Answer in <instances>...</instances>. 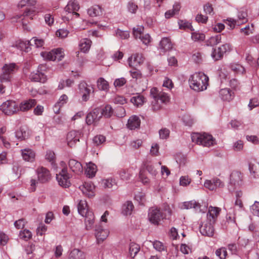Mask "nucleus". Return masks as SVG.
<instances>
[{
    "label": "nucleus",
    "mask_w": 259,
    "mask_h": 259,
    "mask_svg": "<svg viewBox=\"0 0 259 259\" xmlns=\"http://www.w3.org/2000/svg\"><path fill=\"white\" fill-rule=\"evenodd\" d=\"M208 77L202 72H198L191 75L189 79L191 89L195 91L205 90L208 85Z\"/></svg>",
    "instance_id": "f257e3e1"
},
{
    "label": "nucleus",
    "mask_w": 259,
    "mask_h": 259,
    "mask_svg": "<svg viewBox=\"0 0 259 259\" xmlns=\"http://www.w3.org/2000/svg\"><path fill=\"white\" fill-rule=\"evenodd\" d=\"M171 214V211L169 208L165 209V212H162L159 209L152 207L149 209L148 218L151 223L158 225L161 220L168 219Z\"/></svg>",
    "instance_id": "f03ea898"
},
{
    "label": "nucleus",
    "mask_w": 259,
    "mask_h": 259,
    "mask_svg": "<svg viewBox=\"0 0 259 259\" xmlns=\"http://www.w3.org/2000/svg\"><path fill=\"white\" fill-rule=\"evenodd\" d=\"M191 139L193 142L203 146L210 147L214 144L212 136L205 133H194L192 134Z\"/></svg>",
    "instance_id": "7ed1b4c3"
},
{
    "label": "nucleus",
    "mask_w": 259,
    "mask_h": 259,
    "mask_svg": "<svg viewBox=\"0 0 259 259\" xmlns=\"http://www.w3.org/2000/svg\"><path fill=\"white\" fill-rule=\"evenodd\" d=\"M0 109L5 114L11 115L19 111V107L15 101L8 100L1 105Z\"/></svg>",
    "instance_id": "20e7f679"
},
{
    "label": "nucleus",
    "mask_w": 259,
    "mask_h": 259,
    "mask_svg": "<svg viewBox=\"0 0 259 259\" xmlns=\"http://www.w3.org/2000/svg\"><path fill=\"white\" fill-rule=\"evenodd\" d=\"M79 93L81 96L82 100L87 101L90 99V95L94 92V88L92 85L88 84L83 81L78 84Z\"/></svg>",
    "instance_id": "39448f33"
},
{
    "label": "nucleus",
    "mask_w": 259,
    "mask_h": 259,
    "mask_svg": "<svg viewBox=\"0 0 259 259\" xmlns=\"http://www.w3.org/2000/svg\"><path fill=\"white\" fill-rule=\"evenodd\" d=\"M70 175L66 167L62 168L59 174L56 175V179L59 185L64 188H67L70 186Z\"/></svg>",
    "instance_id": "423d86ee"
},
{
    "label": "nucleus",
    "mask_w": 259,
    "mask_h": 259,
    "mask_svg": "<svg viewBox=\"0 0 259 259\" xmlns=\"http://www.w3.org/2000/svg\"><path fill=\"white\" fill-rule=\"evenodd\" d=\"M41 55L47 60L60 61L64 57V54L62 49L57 48L50 52H42Z\"/></svg>",
    "instance_id": "0eeeda50"
},
{
    "label": "nucleus",
    "mask_w": 259,
    "mask_h": 259,
    "mask_svg": "<svg viewBox=\"0 0 259 259\" xmlns=\"http://www.w3.org/2000/svg\"><path fill=\"white\" fill-rule=\"evenodd\" d=\"M34 45L36 48H41L43 47L44 45V40L42 39L37 38V37H33L31 40L26 42L21 41L19 44V47L22 50L25 52H28L29 47L27 46V45L30 44V45Z\"/></svg>",
    "instance_id": "6e6552de"
},
{
    "label": "nucleus",
    "mask_w": 259,
    "mask_h": 259,
    "mask_svg": "<svg viewBox=\"0 0 259 259\" xmlns=\"http://www.w3.org/2000/svg\"><path fill=\"white\" fill-rule=\"evenodd\" d=\"M36 172L38 181L40 183H46L51 180V175L50 171L46 167H38L36 170Z\"/></svg>",
    "instance_id": "1a4fd4ad"
},
{
    "label": "nucleus",
    "mask_w": 259,
    "mask_h": 259,
    "mask_svg": "<svg viewBox=\"0 0 259 259\" xmlns=\"http://www.w3.org/2000/svg\"><path fill=\"white\" fill-rule=\"evenodd\" d=\"M144 27L142 26L133 28V34L135 38H140L145 45H148L151 41V37L148 33L144 34L143 31Z\"/></svg>",
    "instance_id": "9d476101"
},
{
    "label": "nucleus",
    "mask_w": 259,
    "mask_h": 259,
    "mask_svg": "<svg viewBox=\"0 0 259 259\" xmlns=\"http://www.w3.org/2000/svg\"><path fill=\"white\" fill-rule=\"evenodd\" d=\"M45 68L46 67L43 65H39L36 72H32L30 75L31 80L35 82H45L47 80V76L42 72Z\"/></svg>",
    "instance_id": "9b49d317"
},
{
    "label": "nucleus",
    "mask_w": 259,
    "mask_h": 259,
    "mask_svg": "<svg viewBox=\"0 0 259 259\" xmlns=\"http://www.w3.org/2000/svg\"><path fill=\"white\" fill-rule=\"evenodd\" d=\"M102 117L101 110L99 109H95L90 112L86 117V122L89 125L96 124Z\"/></svg>",
    "instance_id": "f8f14e48"
},
{
    "label": "nucleus",
    "mask_w": 259,
    "mask_h": 259,
    "mask_svg": "<svg viewBox=\"0 0 259 259\" xmlns=\"http://www.w3.org/2000/svg\"><path fill=\"white\" fill-rule=\"evenodd\" d=\"M81 136V133L79 131H71L67 135V141L68 145L70 147H74L76 143L79 141Z\"/></svg>",
    "instance_id": "ddd939ff"
},
{
    "label": "nucleus",
    "mask_w": 259,
    "mask_h": 259,
    "mask_svg": "<svg viewBox=\"0 0 259 259\" xmlns=\"http://www.w3.org/2000/svg\"><path fill=\"white\" fill-rule=\"evenodd\" d=\"M181 207L184 209L194 208L198 212H204L207 209L205 206L201 208L200 204L194 200L184 202Z\"/></svg>",
    "instance_id": "4468645a"
},
{
    "label": "nucleus",
    "mask_w": 259,
    "mask_h": 259,
    "mask_svg": "<svg viewBox=\"0 0 259 259\" xmlns=\"http://www.w3.org/2000/svg\"><path fill=\"white\" fill-rule=\"evenodd\" d=\"M79 189L82 193L88 197H92L95 196V186L91 182H85Z\"/></svg>",
    "instance_id": "2eb2a0df"
},
{
    "label": "nucleus",
    "mask_w": 259,
    "mask_h": 259,
    "mask_svg": "<svg viewBox=\"0 0 259 259\" xmlns=\"http://www.w3.org/2000/svg\"><path fill=\"white\" fill-rule=\"evenodd\" d=\"M212 223L206 221V223L202 225L200 227V232L203 236L212 237L214 232Z\"/></svg>",
    "instance_id": "dca6fc26"
},
{
    "label": "nucleus",
    "mask_w": 259,
    "mask_h": 259,
    "mask_svg": "<svg viewBox=\"0 0 259 259\" xmlns=\"http://www.w3.org/2000/svg\"><path fill=\"white\" fill-rule=\"evenodd\" d=\"M221 209L217 207L210 206L207 214V222L214 224L218 215L220 214Z\"/></svg>",
    "instance_id": "f3484780"
},
{
    "label": "nucleus",
    "mask_w": 259,
    "mask_h": 259,
    "mask_svg": "<svg viewBox=\"0 0 259 259\" xmlns=\"http://www.w3.org/2000/svg\"><path fill=\"white\" fill-rule=\"evenodd\" d=\"M79 6L78 2L75 0L70 1L65 8V11L68 13H72L73 16L78 17L79 14L76 12L79 10Z\"/></svg>",
    "instance_id": "a211bd4d"
},
{
    "label": "nucleus",
    "mask_w": 259,
    "mask_h": 259,
    "mask_svg": "<svg viewBox=\"0 0 259 259\" xmlns=\"http://www.w3.org/2000/svg\"><path fill=\"white\" fill-rule=\"evenodd\" d=\"M224 184L218 178H213L210 180H206L204 183L205 188L210 190L213 191L217 188L223 187Z\"/></svg>",
    "instance_id": "6ab92c4d"
},
{
    "label": "nucleus",
    "mask_w": 259,
    "mask_h": 259,
    "mask_svg": "<svg viewBox=\"0 0 259 259\" xmlns=\"http://www.w3.org/2000/svg\"><path fill=\"white\" fill-rule=\"evenodd\" d=\"M128 61L130 67H135L143 63L144 58L141 54H136L130 57Z\"/></svg>",
    "instance_id": "aec40b11"
},
{
    "label": "nucleus",
    "mask_w": 259,
    "mask_h": 259,
    "mask_svg": "<svg viewBox=\"0 0 259 259\" xmlns=\"http://www.w3.org/2000/svg\"><path fill=\"white\" fill-rule=\"evenodd\" d=\"M68 165L70 169L77 175L80 174L83 171L82 164L80 162L75 159H70L68 162Z\"/></svg>",
    "instance_id": "412c9836"
},
{
    "label": "nucleus",
    "mask_w": 259,
    "mask_h": 259,
    "mask_svg": "<svg viewBox=\"0 0 259 259\" xmlns=\"http://www.w3.org/2000/svg\"><path fill=\"white\" fill-rule=\"evenodd\" d=\"M109 231L106 229H104L102 227L99 226L96 229V236L97 238V242L100 243L103 242L109 235Z\"/></svg>",
    "instance_id": "4be33fe9"
},
{
    "label": "nucleus",
    "mask_w": 259,
    "mask_h": 259,
    "mask_svg": "<svg viewBox=\"0 0 259 259\" xmlns=\"http://www.w3.org/2000/svg\"><path fill=\"white\" fill-rule=\"evenodd\" d=\"M248 169L250 175L253 178L259 177V163L255 160H252L248 162Z\"/></svg>",
    "instance_id": "5701e85b"
},
{
    "label": "nucleus",
    "mask_w": 259,
    "mask_h": 259,
    "mask_svg": "<svg viewBox=\"0 0 259 259\" xmlns=\"http://www.w3.org/2000/svg\"><path fill=\"white\" fill-rule=\"evenodd\" d=\"M159 101H160L161 103H166L169 101V97L166 93L161 92V93H160L159 97L157 98V102H152V108L153 110L157 111L161 108V106L158 103Z\"/></svg>",
    "instance_id": "b1692460"
},
{
    "label": "nucleus",
    "mask_w": 259,
    "mask_h": 259,
    "mask_svg": "<svg viewBox=\"0 0 259 259\" xmlns=\"http://www.w3.org/2000/svg\"><path fill=\"white\" fill-rule=\"evenodd\" d=\"M36 104V101L35 99H29L28 100L24 101L21 103L19 107V111L22 112L27 111L32 107L34 106Z\"/></svg>",
    "instance_id": "393cba45"
},
{
    "label": "nucleus",
    "mask_w": 259,
    "mask_h": 259,
    "mask_svg": "<svg viewBox=\"0 0 259 259\" xmlns=\"http://www.w3.org/2000/svg\"><path fill=\"white\" fill-rule=\"evenodd\" d=\"M23 159L27 161L32 162L35 158V153L29 148H26L21 150Z\"/></svg>",
    "instance_id": "a878e982"
},
{
    "label": "nucleus",
    "mask_w": 259,
    "mask_h": 259,
    "mask_svg": "<svg viewBox=\"0 0 259 259\" xmlns=\"http://www.w3.org/2000/svg\"><path fill=\"white\" fill-rule=\"evenodd\" d=\"M241 182L242 176L240 172L234 171L232 172L230 175V183L231 185H234L235 187L238 186L241 184Z\"/></svg>",
    "instance_id": "bb28decb"
},
{
    "label": "nucleus",
    "mask_w": 259,
    "mask_h": 259,
    "mask_svg": "<svg viewBox=\"0 0 259 259\" xmlns=\"http://www.w3.org/2000/svg\"><path fill=\"white\" fill-rule=\"evenodd\" d=\"M141 121L139 117L134 115L131 117L127 124V127L131 130L139 127Z\"/></svg>",
    "instance_id": "cd10ccee"
},
{
    "label": "nucleus",
    "mask_w": 259,
    "mask_h": 259,
    "mask_svg": "<svg viewBox=\"0 0 259 259\" xmlns=\"http://www.w3.org/2000/svg\"><path fill=\"white\" fill-rule=\"evenodd\" d=\"M85 217V224L87 230H90L93 228L94 223V215L92 211L88 212L87 214L83 216Z\"/></svg>",
    "instance_id": "c85d7f7f"
},
{
    "label": "nucleus",
    "mask_w": 259,
    "mask_h": 259,
    "mask_svg": "<svg viewBox=\"0 0 259 259\" xmlns=\"http://www.w3.org/2000/svg\"><path fill=\"white\" fill-rule=\"evenodd\" d=\"M172 47L171 42L167 37L163 38L160 42L159 48L163 52L170 50Z\"/></svg>",
    "instance_id": "c756f323"
},
{
    "label": "nucleus",
    "mask_w": 259,
    "mask_h": 259,
    "mask_svg": "<svg viewBox=\"0 0 259 259\" xmlns=\"http://www.w3.org/2000/svg\"><path fill=\"white\" fill-rule=\"evenodd\" d=\"M16 138L20 140H24L29 136L28 131L26 127H21L15 132Z\"/></svg>",
    "instance_id": "7c9ffc66"
},
{
    "label": "nucleus",
    "mask_w": 259,
    "mask_h": 259,
    "mask_svg": "<svg viewBox=\"0 0 259 259\" xmlns=\"http://www.w3.org/2000/svg\"><path fill=\"white\" fill-rule=\"evenodd\" d=\"M78 213L82 216L87 214L90 211L88 210L87 202L85 200H81L77 205Z\"/></svg>",
    "instance_id": "2f4dec72"
},
{
    "label": "nucleus",
    "mask_w": 259,
    "mask_h": 259,
    "mask_svg": "<svg viewBox=\"0 0 259 259\" xmlns=\"http://www.w3.org/2000/svg\"><path fill=\"white\" fill-rule=\"evenodd\" d=\"M92 41L88 38H83L81 39L79 46L80 50L83 53L88 52L91 46Z\"/></svg>",
    "instance_id": "473e14b6"
},
{
    "label": "nucleus",
    "mask_w": 259,
    "mask_h": 259,
    "mask_svg": "<svg viewBox=\"0 0 259 259\" xmlns=\"http://www.w3.org/2000/svg\"><path fill=\"white\" fill-rule=\"evenodd\" d=\"M97 170L96 165L92 162H90L87 164L85 172L88 177L93 178L95 176Z\"/></svg>",
    "instance_id": "72a5a7b5"
},
{
    "label": "nucleus",
    "mask_w": 259,
    "mask_h": 259,
    "mask_svg": "<svg viewBox=\"0 0 259 259\" xmlns=\"http://www.w3.org/2000/svg\"><path fill=\"white\" fill-rule=\"evenodd\" d=\"M97 85L99 90L108 92L109 89V84L104 78L100 77L97 81Z\"/></svg>",
    "instance_id": "f704fd0d"
},
{
    "label": "nucleus",
    "mask_w": 259,
    "mask_h": 259,
    "mask_svg": "<svg viewBox=\"0 0 259 259\" xmlns=\"http://www.w3.org/2000/svg\"><path fill=\"white\" fill-rule=\"evenodd\" d=\"M84 258V253L76 248H74L71 250L69 255V259H83Z\"/></svg>",
    "instance_id": "c9c22d12"
},
{
    "label": "nucleus",
    "mask_w": 259,
    "mask_h": 259,
    "mask_svg": "<svg viewBox=\"0 0 259 259\" xmlns=\"http://www.w3.org/2000/svg\"><path fill=\"white\" fill-rule=\"evenodd\" d=\"M134 208V205L131 201H126L122 205V213L125 215H130Z\"/></svg>",
    "instance_id": "e433bc0d"
},
{
    "label": "nucleus",
    "mask_w": 259,
    "mask_h": 259,
    "mask_svg": "<svg viewBox=\"0 0 259 259\" xmlns=\"http://www.w3.org/2000/svg\"><path fill=\"white\" fill-rule=\"evenodd\" d=\"M181 9V6L179 3H176L173 6L172 10L166 11L165 13L166 18H170L176 14H178Z\"/></svg>",
    "instance_id": "4c0bfd02"
},
{
    "label": "nucleus",
    "mask_w": 259,
    "mask_h": 259,
    "mask_svg": "<svg viewBox=\"0 0 259 259\" xmlns=\"http://www.w3.org/2000/svg\"><path fill=\"white\" fill-rule=\"evenodd\" d=\"M88 13L91 17H97L102 14V9L98 5H95L88 10Z\"/></svg>",
    "instance_id": "58836bf2"
},
{
    "label": "nucleus",
    "mask_w": 259,
    "mask_h": 259,
    "mask_svg": "<svg viewBox=\"0 0 259 259\" xmlns=\"http://www.w3.org/2000/svg\"><path fill=\"white\" fill-rule=\"evenodd\" d=\"M220 96L222 100L230 101L232 98L231 91L228 88L222 89L220 91Z\"/></svg>",
    "instance_id": "ea45409f"
},
{
    "label": "nucleus",
    "mask_w": 259,
    "mask_h": 259,
    "mask_svg": "<svg viewBox=\"0 0 259 259\" xmlns=\"http://www.w3.org/2000/svg\"><path fill=\"white\" fill-rule=\"evenodd\" d=\"M132 103L137 106H141L145 102V98L142 95L138 94L137 96L133 97L131 99Z\"/></svg>",
    "instance_id": "a19ab883"
},
{
    "label": "nucleus",
    "mask_w": 259,
    "mask_h": 259,
    "mask_svg": "<svg viewBox=\"0 0 259 259\" xmlns=\"http://www.w3.org/2000/svg\"><path fill=\"white\" fill-rule=\"evenodd\" d=\"M222 35L221 34H217L215 36L210 37L207 41L208 46H215L221 42Z\"/></svg>",
    "instance_id": "79ce46f5"
},
{
    "label": "nucleus",
    "mask_w": 259,
    "mask_h": 259,
    "mask_svg": "<svg viewBox=\"0 0 259 259\" xmlns=\"http://www.w3.org/2000/svg\"><path fill=\"white\" fill-rule=\"evenodd\" d=\"M140 246L138 244L132 242L129 246V252L130 255L134 257L140 250Z\"/></svg>",
    "instance_id": "37998d69"
},
{
    "label": "nucleus",
    "mask_w": 259,
    "mask_h": 259,
    "mask_svg": "<svg viewBox=\"0 0 259 259\" xmlns=\"http://www.w3.org/2000/svg\"><path fill=\"white\" fill-rule=\"evenodd\" d=\"M247 14L244 11H240L238 12V19L236 20L237 25L245 23L247 21Z\"/></svg>",
    "instance_id": "c03bdc74"
},
{
    "label": "nucleus",
    "mask_w": 259,
    "mask_h": 259,
    "mask_svg": "<svg viewBox=\"0 0 259 259\" xmlns=\"http://www.w3.org/2000/svg\"><path fill=\"white\" fill-rule=\"evenodd\" d=\"M2 69L5 72H7L11 75V74L13 73L15 70L17 69V66L15 63L5 64Z\"/></svg>",
    "instance_id": "a18cd8bd"
},
{
    "label": "nucleus",
    "mask_w": 259,
    "mask_h": 259,
    "mask_svg": "<svg viewBox=\"0 0 259 259\" xmlns=\"http://www.w3.org/2000/svg\"><path fill=\"white\" fill-rule=\"evenodd\" d=\"M114 110L109 105H106L102 110L101 113L102 116H104L106 117H110L113 114Z\"/></svg>",
    "instance_id": "49530a36"
},
{
    "label": "nucleus",
    "mask_w": 259,
    "mask_h": 259,
    "mask_svg": "<svg viewBox=\"0 0 259 259\" xmlns=\"http://www.w3.org/2000/svg\"><path fill=\"white\" fill-rule=\"evenodd\" d=\"M102 184L105 188H111L115 185V180L109 178L102 180Z\"/></svg>",
    "instance_id": "de8ad7c7"
},
{
    "label": "nucleus",
    "mask_w": 259,
    "mask_h": 259,
    "mask_svg": "<svg viewBox=\"0 0 259 259\" xmlns=\"http://www.w3.org/2000/svg\"><path fill=\"white\" fill-rule=\"evenodd\" d=\"M19 236L21 238L25 240H27L31 238L32 234L29 230L25 229L20 232Z\"/></svg>",
    "instance_id": "09e8293b"
},
{
    "label": "nucleus",
    "mask_w": 259,
    "mask_h": 259,
    "mask_svg": "<svg viewBox=\"0 0 259 259\" xmlns=\"http://www.w3.org/2000/svg\"><path fill=\"white\" fill-rule=\"evenodd\" d=\"M145 168L146 170L153 177L156 176L158 173L154 166L150 163H146L145 164Z\"/></svg>",
    "instance_id": "8fccbe9b"
},
{
    "label": "nucleus",
    "mask_w": 259,
    "mask_h": 259,
    "mask_svg": "<svg viewBox=\"0 0 259 259\" xmlns=\"http://www.w3.org/2000/svg\"><path fill=\"white\" fill-rule=\"evenodd\" d=\"M139 178L140 181L145 185L148 184L150 182L149 179L146 176V171L145 170H141L140 171Z\"/></svg>",
    "instance_id": "3c124183"
},
{
    "label": "nucleus",
    "mask_w": 259,
    "mask_h": 259,
    "mask_svg": "<svg viewBox=\"0 0 259 259\" xmlns=\"http://www.w3.org/2000/svg\"><path fill=\"white\" fill-rule=\"evenodd\" d=\"M215 254L220 259H225L227 255L226 249L225 247H222L217 249L215 251Z\"/></svg>",
    "instance_id": "603ef678"
},
{
    "label": "nucleus",
    "mask_w": 259,
    "mask_h": 259,
    "mask_svg": "<svg viewBox=\"0 0 259 259\" xmlns=\"http://www.w3.org/2000/svg\"><path fill=\"white\" fill-rule=\"evenodd\" d=\"M231 69L237 73L243 74L245 72L244 68L242 65L238 64L232 65Z\"/></svg>",
    "instance_id": "864d4df0"
},
{
    "label": "nucleus",
    "mask_w": 259,
    "mask_h": 259,
    "mask_svg": "<svg viewBox=\"0 0 259 259\" xmlns=\"http://www.w3.org/2000/svg\"><path fill=\"white\" fill-rule=\"evenodd\" d=\"M192 39L194 41H202L205 39V35L199 32H193L191 34Z\"/></svg>",
    "instance_id": "5fc2aeb1"
},
{
    "label": "nucleus",
    "mask_w": 259,
    "mask_h": 259,
    "mask_svg": "<svg viewBox=\"0 0 259 259\" xmlns=\"http://www.w3.org/2000/svg\"><path fill=\"white\" fill-rule=\"evenodd\" d=\"M253 25L251 24V27L249 25H246L245 27L242 28L240 29V32L244 33L245 35H249L253 33Z\"/></svg>",
    "instance_id": "6e6d98bb"
},
{
    "label": "nucleus",
    "mask_w": 259,
    "mask_h": 259,
    "mask_svg": "<svg viewBox=\"0 0 259 259\" xmlns=\"http://www.w3.org/2000/svg\"><path fill=\"white\" fill-rule=\"evenodd\" d=\"M161 92H159L157 88H153L150 90V96L153 98L154 101L153 102H157V98L159 97L160 93Z\"/></svg>",
    "instance_id": "4d7b16f0"
},
{
    "label": "nucleus",
    "mask_w": 259,
    "mask_h": 259,
    "mask_svg": "<svg viewBox=\"0 0 259 259\" xmlns=\"http://www.w3.org/2000/svg\"><path fill=\"white\" fill-rule=\"evenodd\" d=\"M93 141L96 146H98L105 141V137L102 135H98L93 138Z\"/></svg>",
    "instance_id": "13d9d810"
},
{
    "label": "nucleus",
    "mask_w": 259,
    "mask_h": 259,
    "mask_svg": "<svg viewBox=\"0 0 259 259\" xmlns=\"http://www.w3.org/2000/svg\"><path fill=\"white\" fill-rule=\"evenodd\" d=\"M120 178L124 180L127 181L130 179L131 175L128 171L126 169H122L119 172Z\"/></svg>",
    "instance_id": "bf43d9fd"
},
{
    "label": "nucleus",
    "mask_w": 259,
    "mask_h": 259,
    "mask_svg": "<svg viewBox=\"0 0 259 259\" xmlns=\"http://www.w3.org/2000/svg\"><path fill=\"white\" fill-rule=\"evenodd\" d=\"M159 137L161 139H166L169 135V131L166 128H163L159 131Z\"/></svg>",
    "instance_id": "052dcab7"
},
{
    "label": "nucleus",
    "mask_w": 259,
    "mask_h": 259,
    "mask_svg": "<svg viewBox=\"0 0 259 259\" xmlns=\"http://www.w3.org/2000/svg\"><path fill=\"white\" fill-rule=\"evenodd\" d=\"M191 183V179L188 176H182L180 178V185L182 186H187Z\"/></svg>",
    "instance_id": "680f3d73"
},
{
    "label": "nucleus",
    "mask_w": 259,
    "mask_h": 259,
    "mask_svg": "<svg viewBox=\"0 0 259 259\" xmlns=\"http://www.w3.org/2000/svg\"><path fill=\"white\" fill-rule=\"evenodd\" d=\"M11 75L7 72L3 71L0 75V81L2 83L8 82L10 81Z\"/></svg>",
    "instance_id": "e2e57ef3"
},
{
    "label": "nucleus",
    "mask_w": 259,
    "mask_h": 259,
    "mask_svg": "<svg viewBox=\"0 0 259 259\" xmlns=\"http://www.w3.org/2000/svg\"><path fill=\"white\" fill-rule=\"evenodd\" d=\"M116 34L117 36H119L122 39H126L130 36V34L128 31H122L120 29H117L116 30Z\"/></svg>",
    "instance_id": "0e129e2a"
},
{
    "label": "nucleus",
    "mask_w": 259,
    "mask_h": 259,
    "mask_svg": "<svg viewBox=\"0 0 259 259\" xmlns=\"http://www.w3.org/2000/svg\"><path fill=\"white\" fill-rule=\"evenodd\" d=\"M211 56L214 61L219 60L223 58L221 53H220L219 51L217 50V48L213 49Z\"/></svg>",
    "instance_id": "69168bd1"
},
{
    "label": "nucleus",
    "mask_w": 259,
    "mask_h": 259,
    "mask_svg": "<svg viewBox=\"0 0 259 259\" xmlns=\"http://www.w3.org/2000/svg\"><path fill=\"white\" fill-rule=\"evenodd\" d=\"M154 248L158 251L164 250L165 247L163 243L159 241H155L153 242Z\"/></svg>",
    "instance_id": "338daca9"
},
{
    "label": "nucleus",
    "mask_w": 259,
    "mask_h": 259,
    "mask_svg": "<svg viewBox=\"0 0 259 259\" xmlns=\"http://www.w3.org/2000/svg\"><path fill=\"white\" fill-rule=\"evenodd\" d=\"M68 97L66 95H62L59 98V101L56 104L55 107H60L67 102Z\"/></svg>",
    "instance_id": "774afa93"
}]
</instances>
